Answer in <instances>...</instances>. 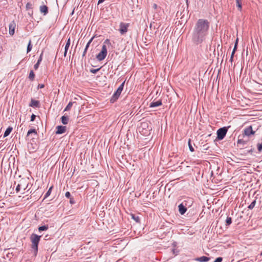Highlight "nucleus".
I'll use <instances>...</instances> for the list:
<instances>
[{"instance_id": "nucleus-29", "label": "nucleus", "mask_w": 262, "mask_h": 262, "mask_svg": "<svg viewBox=\"0 0 262 262\" xmlns=\"http://www.w3.org/2000/svg\"><path fill=\"white\" fill-rule=\"evenodd\" d=\"M255 204H256V200H254L248 206V208L249 209H252L255 205Z\"/></svg>"}, {"instance_id": "nucleus-33", "label": "nucleus", "mask_w": 262, "mask_h": 262, "mask_svg": "<svg viewBox=\"0 0 262 262\" xmlns=\"http://www.w3.org/2000/svg\"><path fill=\"white\" fill-rule=\"evenodd\" d=\"M101 68H98V69H90V71L91 73H93V74H96V73H97L100 69Z\"/></svg>"}, {"instance_id": "nucleus-31", "label": "nucleus", "mask_w": 262, "mask_h": 262, "mask_svg": "<svg viewBox=\"0 0 262 262\" xmlns=\"http://www.w3.org/2000/svg\"><path fill=\"white\" fill-rule=\"evenodd\" d=\"M188 146H189V150L191 151H194V149L193 148V147H192L191 144V140L190 139H189V141H188Z\"/></svg>"}, {"instance_id": "nucleus-39", "label": "nucleus", "mask_w": 262, "mask_h": 262, "mask_svg": "<svg viewBox=\"0 0 262 262\" xmlns=\"http://www.w3.org/2000/svg\"><path fill=\"white\" fill-rule=\"evenodd\" d=\"M223 258L221 257H217L213 262H222Z\"/></svg>"}, {"instance_id": "nucleus-19", "label": "nucleus", "mask_w": 262, "mask_h": 262, "mask_svg": "<svg viewBox=\"0 0 262 262\" xmlns=\"http://www.w3.org/2000/svg\"><path fill=\"white\" fill-rule=\"evenodd\" d=\"M12 129L13 128L12 127H8L4 133V137H6L8 136L10 133L12 132Z\"/></svg>"}, {"instance_id": "nucleus-1", "label": "nucleus", "mask_w": 262, "mask_h": 262, "mask_svg": "<svg viewBox=\"0 0 262 262\" xmlns=\"http://www.w3.org/2000/svg\"><path fill=\"white\" fill-rule=\"evenodd\" d=\"M210 23L206 19H199L196 22L191 34L192 42L199 45L205 41L208 34Z\"/></svg>"}, {"instance_id": "nucleus-47", "label": "nucleus", "mask_w": 262, "mask_h": 262, "mask_svg": "<svg viewBox=\"0 0 262 262\" xmlns=\"http://www.w3.org/2000/svg\"><path fill=\"white\" fill-rule=\"evenodd\" d=\"M68 50H67L66 49H64V56L66 57L67 56V52Z\"/></svg>"}, {"instance_id": "nucleus-34", "label": "nucleus", "mask_w": 262, "mask_h": 262, "mask_svg": "<svg viewBox=\"0 0 262 262\" xmlns=\"http://www.w3.org/2000/svg\"><path fill=\"white\" fill-rule=\"evenodd\" d=\"M257 150L259 152L262 151V142L257 144Z\"/></svg>"}, {"instance_id": "nucleus-40", "label": "nucleus", "mask_w": 262, "mask_h": 262, "mask_svg": "<svg viewBox=\"0 0 262 262\" xmlns=\"http://www.w3.org/2000/svg\"><path fill=\"white\" fill-rule=\"evenodd\" d=\"M36 116L34 114H32L31 116V121H34L36 118Z\"/></svg>"}, {"instance_id": "nucleus-32", "label": "nucleus", "mask_w": 262, "mask_h": 262, "mask_svg": "<svg viewBox=\"0 0 262 262\" xmlns=\"http://www.w3.org/2000/svg\"><path fill=\"white\" fill-rule=\"evenodd\" d=\"M103 45H105L106 47V46H111V43L108 39H106L104 40Z\"/></svg>"}, {"instance_id": "nucleus-38", "label": "nucleus", "mask_w": 262, "mask_h": 262, "mask_svg": "<svg viewBox=\"0 0 262 262\" xmlns=\"http://www.w3.org/2000/svg\"><path fill=\"white\" fill-rule=\"evenodd\" d=\"M65 196H66V198H67L68 199H70V198H71L72 197V196H71L70 192H69V191H67V192H66Z\"/></svg>"}, {"instance_id": "nucleus-24", "label": "nucleus", "mask_w": 262, "mask_h": 262, "mask_svg": "<svg viewBox=\"0 0 262 262\" xmlns=\"http://www.w3.org/2000/svg\"><path fill=\"white\" fill-rule=\"evenodd\" d=\"M48 228H49V226L48 225L40 226L38 227V231L39 232H41L43 231H46L48 229Z\"/></svg>"}, {"instance_id": "nucleus-22", "label": "nucleus", "mask_w": 262, "mask_h": 262, "mask_svg": "<svg viewBox=\"0 0 262 262\" xmlns=\"http://www.w3.org/2000/svg\"><path fill=\"white\" fill-rule=\"evenodd\" d=\"M131 216H132V218L136 221V222L137 223H139L140 221V218L139 216L138 215H136V214H130Z\"/></svg>"}, {"instance_id": "nucleus-20", "label": "nucleus", "mask_w": 262, "mask_h": 262, "mask_svg": "<svg viewBox=\"0 0 262 262\" xmlns=\"http://www.w3.org/2000/svg\"><path fill=\"white\" fill-rule=\"evenodd\" d=\"M235 1L238 10L241 11L242 9V0H235Z\"/></svg>"}, {"instance_id": "nucleus-6", "label": "nucleus", "mask_w": 262, "mask_h": 262, "mask_svg": "<svg viewBox=\"0 0 262 262\" xmlns=\"http://www.w3.org/2000/svg\"><path fill=\"white\" fill-rule=\"evenodd\" d=\"M129 26V23H124L121 22L119 25V31L121 35H124L128 31V28Z\"/></svg>"}, {"instance_id": "nucleus-12", "label": "nucleus", "mask_w": 262, "mask_h": 262, "mask_svg": "<svg viewBox=\"0 0 262 262\" xmlns=\"http://www.w3.org/2000/svg\"><path fill=\"white\" fill-rule=\"evenodd\" d=\"M29 106L33 108H39L40 102L38 100H35L33 99H31V102L29 104Z\"/></svg>"}, {"instance_id": "nucleus-18", "label": "nucleus", "mask_w": 262, "mask_h": 262, "mask_svg": "<svg viewBox=\"0 0 262 262\" xmlns=\"http://www.w3.org/2000/svg\"><path fill=\"white\" fill-rule=\"evenodd\" d=\"M39 10L40 12L43 13L44 15L48 13V7L46 5L41 6Z\"/></svg>"}, {"instance_id": "nucleus-13", "label": "nucleus", "mask_w": 262, "mask_h": 262, "mask_svg": "<svg viewBox=\"0 0 262 262\" xmlns=\"http://www.w3.org/2000/svg\"><path fill=\"white\" fill-rule=\"evenodd\" d=\"M57 130L56 131V134H61L66 132V126L58 125L56 127Z\"/></svg>"}, {"instance_id": "nucleus-46", "label": "nucleus", "mask_w": 262, "mask_h": 262, "mask_svg": "<svg viewBox=\"0 0 262 262\" xmlns=\"http://www.w3.org/2000/svg\"><path fill=\"white\" fill-rule=\"evenodd\" d=\"M88 48H85L84 50V51H83V54H82V57H83L84 56H85V54H86V52H87V51H88Z\"/></svg>"}, {"instance_id": "nucleus-2", "label": "nucleus", "mask_w": 262, "mask_h": 262, "mask_svg": "<svg viewBox=\"0 0 262 262\" xmlns=\"http://www.w3.org/2000/svg\"><path fill=\"white\" fill-rule=\"evenodd\" d=\"M41 238L40 235L33 233L31 235L30 241L32 243L31 248L33 250L35 256L37 255L38 252V246Z\"/></svg>"}, {"instance_id": "nucleus-17", "label": "nucleus", "mask_w": 262, "mask_h": 262, "mask_svg": "<svg viewBox=\"0 0 262 262\" xmlns=\"http://www.w3.org/2000/svg\"><path fill=\"white\" fill-rule=\"evenodd\" d=\"M210 259V257L203 256L201 257H197L195 258V260L200 262H207Z\"/></svg>"}, {"instance_id": "nucleus-53", "label": "nucleus", "mask_w": 262, "mask_h": 262, "mask_svg": "<svg viewBox=\"0 0 262 262\" xmlns=\"http://www.w3.org/2000/svg\"><path fill=\"white\" fill-rule=\"evenodd\" d=\"M260 255H262V251H261V253H260Z\"/></svg>"}, {"instance_id": "nucleus-44", "label": "nucleus", "mask_w": 262, "mask_h": 262, "mask_svg": "<svg viewBox=\"0 0 262 262\" xmlns=\"http://www.w3.org/2000/svg\"><path fill=\"white\" fill-rule=\"evenodd\" d=\"M236 50H237V45H234V49H233V50L232 51V55H234V54L235 51H236Z\"/></svg>"}, {"instance_id": "nucleus-52", "label": "nucleus", "mask_w": 262, "mask_h": 262, "mask_svg": "<svg viewBox=\"0 0 262 262\" xmlns=\"http://www.w3.org/2000/svg\"><path fill=\"white\" fill-rule=\"evenodd\" d=\"M186 3L187 5L188 6V1L186 0Z\"/></svg>"}, {"instance_id": "nucleus-25", "label": "nucleus", "mask_w": 262, "mask_h": 262, "mask_svg": "<svg viewBox=\"0 0 262 262\" xmlns=\"http://www.w3.org/2000/svg\"><path fill=\"white\" fill-rule=\"evenodd\" d=\"M74 103H75V102H70L64 108V111H69V110H70Z\"/></svg>"}, {"instance_id": "nucleus-11", "label": "nucleus", "mask_w": 262, "mask_h": 262, "mask_svg": "<svg viewBox=\"0 0 262 262\" xmlns=\"http://www.w3.org/2000/svg\"><path fill=\"white\" fill-rule=\"evenodd\" d=\"M15 27H16V24L14 20L11 21L10 23V24L9 25V33L10 35L12 36L14 35V32H15Z\"/></svg>"}, {"instance_id": "nucleus-36", "label": "nucleus", "mask_w": 262, "mask_h": 262, "mask_svg": "<svg viewBox=\"0 0 262 262\" xmlns=\"http://www.w3.org/2000/svg\"><path fill=\"white\" fill-rule=\"evenodd\" d=\"M42 56H43V52H42L41 53V54L40 55V56L37 60V63H40V62H41L42 60Z\"/></svg>"}, {"instance_id": "nucleus-42", "label": "nucleus", "mask_w": 262, "mask_h": 262, "mask_svg": "<svg viewBox=\"0 0 262 262\" xmlns=\"http://www.w3.org/2000/svg\"><path fill=\"white\" fill-rule=\"evenodd\" d=\"M70 199V204H74L75 203V201L74 200V199L73 197H72L71 198L69 199Z\"/></svg>"}, {"instance_id": "nucleus-43", "label": "nucleus", "mask_w": 262, "mask_h": 262, "mask_svg": "<svg viewBox=\"0 0 262 262\" xmlns=\"http://www.w3.org/2000/svg\"><path fill=\"white\" fill-rule=\"evenodd\" d=\"M39 64H40V63H37V62L36 63H35V64H34V69L35 70H37V69H38V67H39Z\"/></svg>"}, {"instance_id": "nucleus-23", "label": "nucleus", "mask_w": 262, "mask_h": 262, "mask_svg": "<svg viewBox=\"0 0 262 262\" xmlns=\"http://www.w3.org/2000/svg\"><path fill=\"white\" fill-rule=\"evenodd\" d=\"M28 78L32 81L34 80L35 74L33 70L30 71Z\"/></svg>"}, {"instance_id": "nucleus-45", "label": "nucleus", "mask_w": 262, "mask_h": 262, "mask_svg": "<svg viewBox=\"0 0 262 262\" xmlns=\"http://www.w3.org/2000/svg\"><path fill=\"white\" fill-rule=\"evenodd\" d=\"M45 87V84H39L37 86V89H42Z\"/></svg>"}, {"instance_id": "nucleus-14", "label": "nucleus", "mask_w": 262, "mask_h": 262, "mask_svg": "<svg viewBox=\"0 0 262 262\" xmlns=\"http://www.w3.org/2000/svg\"><path fill=\"white\" fill-rule=\"evenodd\" d=\"M247 143V141L244 140L243 139H239L237 142V146L241 148H243L244 147V145H246Z\"/></svg>"}, {"instance_id": "nucleus-15", "label": "nucleus", "mask_w": 262, "mask_h": 262, "mask_svg": "<svg viewBox=\"0 0 262 262\" xmlns=\"http://www.w3.org/2000/svg\"><path fill=\"white\" fill-rule=\"evenodd\" d=\"M178 208L179 213L182 215L184 214L187 210V208L182 203L178 206Z\"/></svg>"}, {"instance_id": "nucleus-35", "label": "nucleus", "mask_w": 262, "mask_h": 262, "mask_svg": "<svg viewBox=\"0 0 262 262\" xmlns=\"http://www.w3.org/2000/svg\"><path fill=\"white\" fill-rule=\"evenodd\" d=\"M26 7L27 10L32 9V5L30 3H28L26 4Z\"/></svg>"}, {"instance_id": "nucleus-16", "label": "nucleus", "mask_w": 262, "mask_h": 262, "mask_svg": "<svg viewBox=\"0 0 262 262\" xmlns=\"http://www.w3.org/2000/svg\"><path fill=\"white\" fill-rule=\"evenodd\" d=\"M162 104V100H159L157 101H153L149 104V107H155L161 106Z\"/></svg>"}, {"instance_id": "nucleus-7", "label": "nucleus", "mask_w": 262, "mask_h": 262, "mask_svg": "<svg viewBox=\"0 0 262 262\" xmlns=\"http://www.w3.org/2000/svg\"><path fill=\"white\" fill-rule=\"evenodd\" d=\"M37 136V133L35 129L32 128L28 130L27 135V137L28 139L33 140Z\"/></svg>"}, {"instance_id": "nucleus-4", "label": "nucleus", "mask_w": 262, "mask_h": 262, "mask_svg": "<svg viewBox=\"0 0 262 262\" xmlns=\"http://www.w3.org/2000/svg\"><path fill=\"white\" fill-rule=\"evenodd\" d=\"M229 127H230V126H228V127H223L219 128L217 130V132H216V134H217L216 138L219 140H223L226 136V135L228 131V129Z\"/></svg>"}, {"instance_id": "nucleus-50", "label": "nucleus", "mask_w": 262, "mask_h": 262, "mask_svg": "<svg viewBox=\"0 0 262 262\" xmlns=\"http://www.w3.org/2000/svg\"><path fill=\"white\" fill-rule=\"evenodd\" d=\"M157 7H158V6H157V4H153L152 7H153L154 9H157Z\"/></svg>"}, {"instance_id": "nucleus-49", "label": "nucleus", "mask_w": 262, "mask_h": 262, "mask_svg": "<svg viewBox=\"0 0 262 262\" xmlns=\"http://www.w3.org/2000/svg\"><path fill=\"white\" fill-rule=\"evenodd\" d=\"M105 0H99L98 1V5L101 4V3H102L103 2H104Z\"/></svg>"}, {"instance_id": "nucleus-30", "label": "nucleus", "mask_w": 262, "mask_h": 262, "mask_svg": "<svg viewBox=\"0 0 262 262\" xmlns=\"http://www.w3.org/2000/svg\"><path fill=\"white\" fill-rule=\"evenodd\" d=\"M70 44H71V40H70V37H69L68 38V40L67 41L64 49L68 50V49L70 46Z\"/></svg>"}, {"instance_id": "nucleus-10", "label": "nucleus", "mask_w": 262, "mask_h": 262, "mask_svg": "<svg viewBox=\"0 0 262 262\" xmlns=\"http://www.w3.org/2000/svg\"><path fill=\"white\" fill-rule=\"evenodd\" d=\"M19 184L21 188L25 190L27 189L29 185L28 180L25 179H22L20 180Z\"/></svg>"}, {"instance_id": "nucleus-27", "label": "nucleus", "mask_w": 262, "mask_h": 262, "mask_svg": "<svg viewBox=\"0 0 262 262\" xmlns=\"http://www.w3.org/2000/svg\"><path fill=\"white\" fill-rule=\"evenodd\" d=\"M32 48V45H31V40H30L27 46V53L30 52Z\"/></svg>"}, {"instance_id": "nucleus-37", "label": "nucleus", "mask_w": 262, "mask_h": 262, "mask_svg": "<svg viewBox=\"0 0 262 262\" xmlns=\"http://www.w3.org/2000/svg\"><path fill=\"white\" fill-rule=\"evenodd\" d=\"M93 39H94V37H92L90 39V40L87 43V44L85 46V48H89V47H90V45L91 43L92 42V41H93Z\"/></svg>"}, {"instance_id": "nucleus-9", "label": "nucleus", "mask_w": 262, "mask_h": 262, "mask_svg": "<svg viewBox=\"0 0 262 262\" xmlns=\"http://www.w3.org/2000/svg\"><path fill=\"white\" fill-rule=\"evenodd\" d=\"M193 199L192 198L187 197L182 202V204L187 208L190 207L193 203Z\"/></svg>"}, {"instance_id": "nucleus-21", "label": "nucleus", "mask_w": 262, "mask_h": 262, "mask_svg": "<svg viewBox=\"0 0 262 262\" xmlns=\"http://www.w3.org/2000/svg\"><path fill=\"white\" fill-rule=\"evenodd\" d=\"M61 122L63 124H67L69 121V117L68 116H63L61 118Z\"/></svg>"}, {"instance_id": "nucleus-48", "label": "nucleus", "mask_w": 262, "mask_h": 262, "mask_svg": "<svg viewBox=\"0 0 262 262\" xmlns=\"http://www.w3.org/2000/svg\"><path fill=\"white\" fill-rule=\"evenodd\" d=\"M233 56H234V55H232V54H231L230 59V61L231 62L233 61Z\"/></svg>"}, {"instance_id": "nucleus-28", "label": "nucleus", "mask_w": 262, "mask_h": 262, "mask_svg": "<svg viewBox=\"0 0 262 262\" xmlns=\"http://www.w3.org/2000/svg\"><path fill=\"white\" fill-rule=\"evenodd\" d=\"M232 223V218L231 217L228 216L226 220V225L229 226Z\"/></svg>"}, {"instance_id": "nucleus-51", "label": "nucleus", "mask_w": 262, "mask_h": 262, "mask_svg": "<svg viewBox=\"0 0 262 262\" xmlns=\"http://www.w3.org/2000/svg\"><path fill=\"white\" fill-rule=\"evenodd\" d=\"M237 41H238V39H236V42L235 43V45H237Z\"/></svg>"}, {"instance_id": "nucleus-41", "label": "nucleus", "mask_w": 262, "mask_h": 262, "mask_svg": "<svg viewBox=\"0 0 262 262\" xmlns=\"http://www.w3.org/2000/svg\"><path fill=\"white\" fill-rule=\"evenodd\" d=\"M21 189V187H20V185H19V183H18V185H17L16 187V189H15V190H16V191L17 192H19V191H20V190Z\"/></svg>"}, {"instance_id": "nucleus-8", "label": "nucleus", "mask_w": 262, "mask_h": 262, "mask_svg": "<svg viewBox=\"0 0 262 262\" xmlns=\"http://www.w3.org/2000/svg\"><path fill=\"white\" fill-rule=\"evenodd\" d=\"M255 131L253 130L252 126L250 125L244 129V134L246 136L249 137L255 134Z\"/></svg>"}, {"instance_id": "nucleus-26", "label": "nucleus", "mask_w": 262, "mask_h": 262, "mask_svg": "<svg viewBox=\"0 0 262 262\" xmlns=\"http://www.w3.org/2000/svg\"><path fill=\"white\" fill-rule=\"evenodd\" d=\"M53 188V186H51V187L49 188V190H48V191H47V192H46V193L45 194V196H44V199H46L47 198H48V197L50 195V194H51V191H52V190Z\"/></svg>"}, {"instance_id": "nucleus-3", "label": "nucleus", "mask_w": 262, "mask_h": 262, "mask_svg": "<svg viewBox=\"0 0 262 262\" xmlns=\"http://www.w3.org/2000/svg\"><path fill=\"white\" fill-rule=\"evenodd\" d=\"M124 83L125 81L122 83V84L118 87L117 91L114 93L110 99V102L111 103H114L118 99L123 89Z\"/></svg>"}, {"instance_id": "nucleus-5", "label": "nucleus", "mask_w": 262, "mask_h": 262, "mask_svg": "<svg viewBox=\"0 0 262 262\" xmlns=\"http://www.w3.org/2000/svg\"><path fill=\"white\" fill-rule=\"evenodd\" d=\"M107 54V48L105 45H102L101 51L96 56V58L98 61H102L106 56Z\"/></svg>"}]
</instances>
